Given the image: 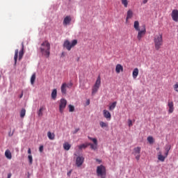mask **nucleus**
<instances>
[{
	"label": "nucleus",
	"instance_id": "obj_34",
	"mask_svg": "<svg viewBox=\"0 0 178 178\" xmlns=\"http://www.w3.org/2000/svg\"><path fill=\"white\" fill-rule=\"evenodd\" d=\"M147 141L149 144H152L154 143V138H152V136H149L147 138Z\"/></svg>",
	"mask_w": 178,
	"mask_h": 178
},
{
	"label": "nucleus",
	"instance_id": "obj_24",
	"mask_svg": "<svg viewBox=\"0 0 178 178\" xmlns=\"http://www.w3.org/2000/svg\"><path fill=\"white\" fill-rule=\"evenodd\" d=\"M47 137L49 140H55V134L51 133V131L47 132Z\"/></svg>",
	"mask_w": 178,
	"mask_h": 178
},
{
	"label": "nucleus",
	"instance_id": "obj_30",
	"mask_svg": "<svg viewBox=\"0 0 178 178\" xmlns=\"http://www.w3.org/2000/svg\"><path fill=\"white\" fill-rule=\"evenodd\" d=\"M26 116V109L22 108L20 112V118H23Z\"/></svg>",
	"mask_w": 178,
	"mask_h": 178
},
{
	"label": "nucleus",
	"instance_id": "obj_23",
	"mask_svg": "<svg viewBox=\"0 0 178 178\" xmlns=\"http://www.w3.org/2000/svg\"><path fill=\"white\" fill-rule=\"evenodd\" d=\"M71 145L70 144H69V143L66 142L63 144V148L64 149H65V151H69V149H70L71 148Z\"/></svg>",
	"mask_w": 178,
	"mask_h": 178
},
{
	"label": "nucleus",
	"instance_id": "obj_28",
	"mask_svg": "<svg viewBox=\"0 0 178 178\" xmlns=\"http://www.w3.org/2000/svg\"><path fill=\"white\" fill-rule=\"evenodd\" d=\"M121 3L125 7L127 8L129 6V1L127 0H121Z\"/></svg>",
	"mask_w": 178,
	"mask_h": 178
},
{
	"label": "nucleus",
	"instance_id": "obj_2",
	"mask_svg": "<svg viewBox=\"0 0 178 178\" xmlns=\"http://www.w3.org/2000/svg\"><path fill=\"white\" fill-rule=\"evenodd\" d=\"M50 49H51V44H49V42H48V40L43 42L41 44L40 52L46 58H49V55L51 54V52L49 51Z\"/></svg>",
	"mask_w": 178,
	"mask_h": 178
},
{
	"label": "nucleus",
	"instance_id": "obj_1",
	"mask_svg": "<svg viewBox=\"0 0 178 178\" xmlns=\"http://www.w3.org/2000/svg\"><path fill=\"white\" fill-rule=\"evenodd\" d=\"M134 28L136 31H138L137 39L138 41H141L143 37L147 34V29L145 28V25H143L141 26V29H140V22H138V21H135L134 23Z\"/></svg>",
	"mask_w": 178,
	"mask_h": 178
},
{
	"label": "nucleus",
	"instance_id": "obj_29",
	"mask_svg": "<svg viewBox=\"0 0 178 178\" xmlns=\"http://www.w3.org/2000/svg\"><path fill=\"white\" fill-rule=\"evenodd\" d=\"M35 81V74H33V75L31 77V84L33 86Z\"/></svg>",
	"mask_w": 178,
	"mask_h": 178
},
{
	"label": "nucleus",
	"instance_id": "obj_17",
	"mask_svg": "<svg viewBox=\"0 0 178 178\" xmlns=\"http://www.w3.org/2000/svg\"><path fill=\"white\" fill-rule=\"evenodd\" d=\"M133 17V10H129L127 13L126 22H129V19Z\"/></svg>",
	"mask_w": 178,
	"mask_h": 178
},
{
	"label": "nucleus",
	"instance_id": "obj_25",
	"mask_svg": "<svg viewBox=\"0 0 178 178\" xmlns=\"http://www.w3.org/2000/svg\"><path fill=\"white\" fill-rule=\"evenodd\" d=\"M88 147V143L80 145L78 146L79 149H86Z\"/></svg>",
	"mask_w": 178,
	"mask_h": 178
},
{
	"label": "nucleus",
	"instance_id": "obj_21",
	"mask_svg": "<svg viewBox=\"0 0 178 178\" xmlns=\"http://www.w3.org/2000/svg\"><path fill=\"white\" fill-rule=\"evenodd\" d=\"M57 95H58V91L56 90V89H54L51 92L52 99H54V100L56 99Z\"/></svg>",
	"mask_w": 178,
	"mask_h": 178
},
{
	"label": "nucleus",
	"instance_id": "obj_8",
	"mask_svg": "<svg viewBox=\"0 0 178 178\" xmlns=\"http://www.w3.org/2000/svg\"><path fill=\"white\" fill-rule=\"evenodd\" d=\"M88 138L92 141V143H88V147L90 146L91 149H93L94 151H95V149H97L98 148V140H97V138H91L90 136H88Z\"/></svg>",
	"mask_w": 178,
	"mask_h": 178
},
{
	"label": "nucleus",
	"instance_id": "obj_39",
	"mask_svg": "<svg viewBox=\"0 0 178 178\" xmlns=\"http://www.w3.org/2000/svg\"><path fill=\"white\" fill-rule=\"evenodd\" d=\"M39 151H40V152H42L44 151V146L43 145L40 146Z\"/></svg>",
	"mask_w": 178,
	"mask_h": 178
},
{
	"label": "nucleus",
	"instance_id": "obj_31",
	"mask_svg": "<svg viewBox=\"0 0 178 178\" xmlns=\"http://www.w3.org/2000/svg\"><path fill=\"white\" fill-rule=\"evenodd\" d=\"M99 125L101 127H102V129H104V127H108V123L104 122L102 121L99 122Z\"/></svg>",
	"mask_w": 178,
	"mask_h": 178
},
{
	"label": "nucleus",
	"instance_id": "obj_13",
	"mask_svg": "<svg viewBox=\"0 0 178 178\" xmlns=\"http://www.w3.org/2000/svg\"><path fill=\"white\" fill-rule=\"evenodd\" d=\"M171 17L174 22H178V10H173L171 13Z\"/></svg>",
	"mask_w": 178,
	"mask_h": 178
},
{
	"label": "nucleus",
	"instance_id": "obj_37",
	"mask_svg": "<svg viewBox=\"0 0 178 178\" xmlns=\"http://www.w3.org/2000/svg\"><path fill=\"white\" fill-rule=\"evenodd\" d=\"M128 124H129V127H131V126H133V121H131V120H129Z\"/></svg>",
	"mask_w": 178,
	"mask_h": 178
},
{
	"label": "nucleus",
	"instance_id": "obj_7",
	"mask_svg": "<svg viewBox=\"0 0 178 178\" xmlns=\"http://www.w3.org/2000/svg\"><path fill=\"white\" fill-rule=\"evenodd\" d=\"M101 86V76H99L96 80L95 85L92 88V95H94L96 92H98L99 87Z\"/></svg>",
	"mask_w": 178,
	"mask_h": 178
},
{
	"label": "nucleus",
	"instance_id": "obj_6",
	"mask_svg": "<svg viewBox=\"0 0 178 178\" xmlns=\"http://www.w3.org/2000/svg\"><path fill=\"white\" fill-rule=\"evenodd\" d=\"M97 175L99 177L106 178V168L105 166L100 165L97 167Z\"/></svg>",
	"mask_w": 178,
	"mask_h": 178
},
{
	"label": "nucleus",
	"instance_id": "obj_27",
	"mask_svg": "<svg viewBox=\"0 0 178 178\" xmlns=\"http://www.w3.org/2000/svg\"><path fill=\"white\" fill-rule=\"evenodd\" d=\"M116 104H118V102H113L109 106V111H113V109H115V108H116Z\"/></svg>",
	"mask_w": 178,
	"mask_h": 178
},
{
	"label": "nucleus",
	"instance_id": "obj_26",
	"mask_svg": "<svg viewBox=\"0 0 178 178\" xmlns=\"http://www.w3.org/2000/svg\"><path fill=\"white\" fill-rule=\"evenodd\" d=\"M165 156H163L162 154L160 152L158 155V159L159 161H161V162H165Z\"/></svg>",
	"mask_w": 178,
	"mask_h": 178
},
{
	"label": "nucleus",
	"instance_id": "obj_14",
	"mask_svg": "<svg viewBox=\"0 0 178 178\" xmlns=\"http://www.w3.org/2000/svg\"><path fill=\"white\" fill-rule=\"evenodd\" d=\"M168 106L169 108L168 113H173V112L175 111V106H174L173 102L172 101H168Z\"/></svg>",
	"mask_w": 178,
	"mask_h": 178
},
{
	"label": "nucleus",
	"instance_id": "obj_46",
	"mask_svg": "<svg viewBox=\"0 0 178 178\" xmlns=\"http://www.w3.org/2000/svg\"><path fill=\"white\" fill-rule=\"evenodd\" d=\"M96 161H97V162H99V163H101V162H102L101 160H99V159H96Z\"/></svg>",
	"mask_w": 178,
	"mask_h": 178
},
{
	"label": "nucleus",
	"instance_id": "obj_10",
	"mask_svg": "<svg viewBox=\"0 0 178 178\" xmlns=\"http://www.w3.org/2000/svg\"><path fill=\"white\" fill-rule=\"evenodd\" d=\"M140 152H141V147H137L134 149L133 154H134V156L136 157V161H140V158L141 156L140 155Z\"/></svg>",
	"mask_w": 178,
	"mask_h": 178
},
{
	"label": "nucleus",
	"instance_id": "obj_35",
	"mask_svg": "<svg viewBox=\"0 0 178 178\" xmlns=\"http://www.w3.org/2000/svg\"><path fill=\"white\" fill-rule=\"evenodd\" d=\"M174 90L175 91H176V92H178V82H177L175 85H174Z\"/></svg>",
	"mask_w": 178,
	"mask_h": 178
},
{
	"label": "nucleus",
	"instance_id": "obj_44",
	"mask_svg": "<svg viewBox=\"0 0 178 178\" xmlns=\"http://www.w3.org/2000/svg\"><path fill=\"white\" fill-rule=\"evenodd\" d=\"M86 105H90V99H88V100L86 101Z\"/></svg>",
	"mask_w": 178,
	"mask_h": 178
},
{
	"label": "nucleus",
	"instance_id": "obj_36",
	"mask_svg": "<svg viewBox=\"0 0 178 178\" xmlns=\"http://www.w3.org/2000/svg\"><path fill=\"white\" fill-rule=\"evenodd\" d=\"M171 146L170 145H165V152H169L170 151Z\"/></svg>",
	"mask_w": 178,
	"mask_h": 178
},
{
	"label": "nucleus",
	"instance_id": "obj_20",
	"mask_svg": "<svg viewBox=\"0 0 178 178\" xmlns=\"http://www.w3.org/2000/svg\"><path fill=\"white\" fill-rule=\"evenodd\" d=\"M5 156L7 158V159H12V153L10 152V150L7 149L5 152Z\"/></svg>",
	"mask_w": 178,
	"mask_h": 178
},
{
	"label": "nucleus",
	"instance_id": "obj_3",
	"mask_svg": "<svg viewBox=\"0 0 178 178\" xmlns=\"http://www.w3.org/2000/svg\"><path fill=\"white\" fill-rule=\"evenodd\" d=\"M154 48L156 51L161 49V47L163 45V39L162 38V34L159 33L156 35L154 38Z\"/></svg>",
	"mask_w": 178,
	"mask_h": 178
},
{
	"label": "nucleus",
	"instance_id": "obj_9",
	"mask_svg": "<svg viewBox=\"0 0 178 178\" xmlns=\"http://www.w3.org/2000/svg\"><path fill=\"white\" fill-rule=\"evenodd\" d=\"M66 105H67V101L65 99H61L60 100V104H59V112L60 113H63V111H65V108H66Z\"/></svg>",
	"mask_w": 178,
	"mask_h": 178
},
{
	"label": "nucleus",
	"instance_id": "obj_47",
	"mask_svg": "<svg viewBox=\"0 0 178 178\" xmlns=\"http://www.w3.org/2000/svg\"><path fill=\"white\" fill-rule=\"evenodd\" d=\"M19 98H23V91L22 92L21 95H19Z\"/></svg>",
	"mask_w": 178,
	"mask_h": 178
},
{
	"label": "nucleus",
	"instance_id": "obj_22",
	"mask_svg": "<svg viewBox=\"0 0 178 178\" xmlns=\"http://www.w3.org/2000/svg\"><path fill=\"white\" fill-rule=\"evenodd\" d=\"M132 76L134 79H137L138 76V68H135L132 72Z\"/></svg>",
	"mask_w": 178,
	"mask_h": 178
},
{
	"label": "nucleus",
	"instance_id": "obj_45",
	"mask_svg": "<svg viewBox=\"0 0 178 178\" xmlns=\"http://www.w3.org/2000/svg\"><path fill=\"white\" fill-rule=\"evenodd\" d=\"M147 2H148V0H143V3L145 4Z\"/></svg>",
	"mask_w": 178,
	"mask_h": 178
},
{
	"label": "nucleus",
	"instance_id": "obj_5",
	"mask_svg": "<svg viewBox=\"0 0 178 178\" xmlns=\"http://www.w3.org/2000/svg\"><path fill=\"white\" fill-rule=\"evenodd\" d=\"M76 45H77V40H73L71 42L69 40H65L63 47L65 48L67 51H72V48H74Z\"/></svg>",
	"mask_w": 178,
	"mask_h": 178
},
{
	"label": "nucleus",
	"instance_id": "obj_11",
	"mask_svg": "<svg viewBox=\"0 0 178 178\" xmlns=\"http://www.w3.org/2000/svg\"><path fill=\"white\" fill-rule=\"evenodd\" d=\"M73 86V83L67 85V83H64L61 85V92L63 95H66V88H70Z\"/></svg>",
	"mask_w": 178,
	"mask_h": 178
},
{
	"label": "nucleus",
	"instance_id": "obj_18",
	"mask_svg": "<svg viewBox=\"0 0 178 178\" xmlns=\"http://www.w3.org/2000/svg\"><path fill=\"white\" fill-rule=\"evenodd\" d=\"M44 111H45V106H40V109L38 111V116L39 118H42V116H43L44 113L42 112H44Z\"/></svg>",
	"mask_w": 178,
	"mask_h": 178
},
{
	"label": "nucleus",
	"instance_id": "obj_41",
	"mask_svg": "<svg viewBox=\"0 0 178 178\" xmlns=\"http://www.w3.org/2000/svg\"><path fill=\"white\" fill-rule=\"evenodd\" d=\"M78 131H79V129H75L74 131L73 132V134H76Z\"/></svg>",
	"mask_w": 178,
	"mask_h": 178
},
{
	"label": "nucleus",
	"instance_id": "obj_43",
	"mask_svg": "<svg viewBox=\"0 0 178 178\" xmlns=\"http://www.w3.org/2000/svg\"><path fill=\"white\" fill-rule=\"evenodd\" d=\"M10 177H12V173H8L7 178H10Z\"/></svg>",
	"mask_w": 178,
	"mask_h": 178
},
{
	"label": "nucleus",
	"instance_id": "obj_33",
	"mask_svg": "<svg viewBox=\"0 0 178 178\" xmlns=\"http://www.w3.org/2000/svg\"><path fill=\"white\" fill-rule=\"evenodd\" d=\"M68 108H69V112H74V106L70 104L68 106Z\"/></svg>",
	"mask_w": 178,
	"mask_h": 178
},
{
	"label": "nucleus",
	"instance_id": "obj_38",
	"mask_svg": "<svg viewBox=\"0 0 178 178\" xmlns=\"http://www.w3.org/2000/svg\"><path fill=\"white\" fill-rule=\"evenodd\" d=\"M13 134H15V130H13V132L10 131V132L8 133V136L12 137Z\"/></svg>",
	"mask_w": 178,
	"mask_h": 178
},
{
	"label": "nucleus",
	"instance_id": "obj_48",
	"mask_svg": "<svg viewBox=\"0 0 178 178\" xmlns=\"http://www.w3.org/2000/svg\"><path fill=\"white\" fill-rule=\"evenodd\" d=\"M70 175H72V171L67 172V176H70Z\"/></svg>",
	"mask_w": 178,
	"mask_h": 178
},
{
	"label": "nucleus",
	"instance_id": "obj_4",
	"mask_svg": "<svg viewBox=\"0 0 178 178\" xmlns=\"http://www.w3.org/2000/svg\"><path fill=\"white\" fill-rule=\"evenodd\" d=\"M23 55H24V44L22 43V49L19 52V49H15V56H14V60H15V65L17 63V58L19 60H22L23 58Z\"/></svg>",
	"mask_w": 178,
	"mask_h": 178
},
{
	"label": "nucleus",
	"instance_id": "obj_32",
	"mask_svg": "<svg viewBox=\"0 0 178 178\" xmlns=\"http://www.w3.org/2000/svg\"><path fill=\"white\" fill-rule=\"evenodd\" d=\"M28 159L29 161V164L33 165V156L31 154L28 156Z\"/></svg>",
	"mask_w": 178,
	"mask_h": 178
},
{
	"label": "nucleus",
	"instance_id": "obj_15",
	"mask_svg": "<svg viewBox=\"0 0 178 178\" xmlns=\"http://www.w3.org/2000/svg\"><path fill=\"white\" fill-rule=\"evenodd\" d=\"M103 115H104V117L107 120H111V119H112V115H111V113L107 110H104L103 111Z\"/></svg>",
	"mask_w": 178,
	"mask_h": 178
},
{
	"label": "nucleus",
	"instance_id": "obj_40",
	"mask_svg": "<svg viewBox=\"0 0 178 178\" xmlns=\"http://www.w3.org/2000/svg\"><path fill=\"white\" fill-rule=\"evenodd\" d=\"M28 154H29V155H31V148H29V149H28Z\"/></svg>",
	"mask_w": 178,
	"mask_h": 178
},
{
	"label": "nucleus",
	"instance_id": "obj_16",
	"mask_svg": "<svg viewBox=\"0 0 178 178\" xmlns=\"http://www.w3.org/2000/svg\"><path fill=\"white\" fill-rule=\"evenodd\" d=\"M70 22H72V17L70 16H67L64 18L63 24V26H67L70 24Z\"/></svg>",
	"mask_w": 178,
	"mask_h": 178
},
{
	"label": "nucleus",
	"instance_id": "obj_12",
	"mask_svg": "<svg viewBox=\"0 0 178 178\" xmlns=\"http://www.w3.org/2000/svg\"><path fill=\"white\" fill-rule=\"evenodd\" d=\"M84 163V157L83 156H79L76 159V165L78 168H80L81 165Z\"/></svg>",
	"mask_w": 178,
	"mask_h": 178
},
{
	"label": "nucleus",
	"instance_id": "obj_19",
	"mask_svg": "<svg viewBox=\"0 0 178 178\" xmlns=\"http://www.w3.org/2000/svg\"><path fill=\"white\" fill-rule=\"evenodd\" d=\"M115 72L118 74H119V73H120V72H123V66L120 64H118L115 66Z\"/></svg>",
	"mask_w": 178,
	"mask_h": 178
},
{
	"label": "nucleus",
	"instance_id": "obj_42",
	"mask_svg": "<svg viewBox=\"0 0 178 178\" xmlns=\"http://www.w3.org/2000/svg\"><path fill=\"white\" fill-rule=\"evenodd\" d=\"M169 155V152H165V157L166 158Z\"/></svg>",
	"mask_w": 178,
	"mask_h": 178
}]
</instances>
